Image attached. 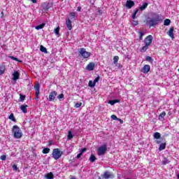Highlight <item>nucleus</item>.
Wrapping results in <instances>:
<instances>
[{
  "mask_svg": "<svg viewBox=\"0 0 179 179\" xmlns=\"http://www.w3.org/2000/svg\"><path fill=\"white\" fill-rule=\"evenodd\" d=\"M146 24L149 26V27H155L156 24H159L160 22H163V15H159L157 13L153 14L152 18H148L145 20Z\"/></svg>",
  "mask_w": 179,
  "mask_h": 179,
  "instance_id": "obj_1",
  "label": "nucleus"
},
{
  "mask_svg": "<svg viewBox=\"0 0 179 179\" xmlns=\"http://www.w3.org/2000/svg\"><path fill=\"white\" fill-rule=\"evenodd\" d=\"M12 132L15 139H20V138L23 136V134L22 133V129H20V127H18L17 125H14L13 127Z\"/></svg>",
  "mask_w": 179,
  "mask_h": 179,
  "instance_id": "obj_2",
  "label": "nucleus"
},
{
  "mask_svg": "<svg viewBox=\"0 0 179 179\" xmlns=\"http://www.w3.org/2000/svg\"><path fill=\"white\" fill-rule=\"evenodd\" d=\"M63 154H64V152L62 151L59 150V149L55 148V149H53L52 156L53 159H55V160H58V159H59V157H61V156H62Z\"/></svg>",
  "mask_w": 179,
  "mask_h": 179,
  "instance_id": "obj_3",
  "label": "nucleus"
},
{
  "mask_svg": "<svg viewBox=\"0 0 179 179\" xmlns=\"http://www.w3.org/2000/svg\"><path fill=\"white\" fill-rule=\"evenodd\" d=\"M79 55H80L83 58H89L90 55H92V53L86 51V49L85 48H82L79 50L78 52Z\"/></svg>",
  "mask_w": 179,
  "mask_h": 179,
  "instance_id": "obj_4",
  "label": "nucleus"
},
{
  "mask_svg": "<svg viewBox=\"0 0 179 179\" xmlns=\"http://www.w3.org/2000/svg\"><path fill=\"white\" fill-rule=\"evenodd\" d=\"M106 152H107V145L104 144L98 148L97 155L98 156H103Z\"/></svg>",
  "mask_w": 179,
  "mask_h": 179,
  "instance_id": "obj_5",
  "label": "nucleus"
},
{
  "mask_svg": "<svg viewBox=\"0 0 179 179\" xmlns=\"http://www.w3.org/2000/svg\"><path fill=\"white\" fill-rule=\"evenodd\" d=\"M152 41H153V36H152V35H149L144 39V44H145V45H148L149 47V45L152 44Z\"/></svg>",
  "mask_w": 179,
  "mask_h": 179,
  "instance_id": "obj_6",
  "label": "nucleus"
},
{
  "mask_svg": "<svg viewBox=\"0 0 179 179\" xmlns=\"http://www.w3.org/2000/svg\"><path fill=\"white\" fill-rule=\"evenodd\" d=\"M58 94L55 91H52L49 94V101H54L55 100V97Z\"/></svg>",
  "mask_w": 179,
  "mask_h": 179,
  "instance_id": "obj_7",
  "label": "nucleus"
},
{
  "mask_svg": "<svg viewBox=\"0 0 179 179\" xmlns=\"http://www.w3.org/2000/svg\"><path fill=\"white\" fill-rule=\"evenodd\" d=\"M20 77V74L19 73V71H14L13 73V80L14 83H16Z\"/></svg>",
  "mask_w": 179,
  "mask_h": 179,
  "instance_id": "obj_8",
  "label": "nucleus"
},
{
  "mask_svg": "<svg viewBox=\"0 0 179 179\" xmlns=\"http://www.w3.org/2000/svg\"><path fill=\"white\" fill-rule=\"evenodd\" d=\"M103 178H114V176L113 175V173H110V171H106L103 175Z\"/></svg>",
  "mask_w": 179,
  "mask_h": 179,
  "instance_id": "obj_9",
  "label": "nucleus"
},
{
  "mask_svg": "<svg viewBox=\"0 0 179 179\" xmlns=\"http://www.w3.org/2000/svg\"><path fill=\"white\" fill-rule=\"evenodd\" d=\"M150 71V66L149 64H145L141 72H143V73H148Z\"/></svg>",
  "mask_w": 179,
  "mask_h": 179,
  "instance_id": "obj_10",
  "label": "nucleus"
},
{
  "mask_svg": "<svg viewBox=\"0 0 179 179\" xmlns=\"http://www.w3.org/2000/svg\"><path fill=\"white\" fill-rule=\"evenodd\" d=\"M66 26L69 30H72V21H71V19L67 18L66 20Z\"/></svg>",
  "mask_w": 179,
  "mask_h": 179,
  "instance_id": "obj_11",
  "label": "nucleus"
},
{
  "mask_svg": "<svg viewBox=\"0 0 179 179\" xmlns=\"http://www.w3.org/2000/svg\"><path fill=\"white\" fill-rule=\"evenodd\" d=\"M94 63L90 62L86 67L85 69L87 71H93L94 69Z\"/></svg>",
  "mask_w": 179,
  "mask_h": 179,
  "instance_id": "obj_12",
  "label": "nucleus"
},
{
  "mask_svg": "<svg viewBox=\"0 0 179 179\" xmlns=\"http://www.w3.org/2000/svg\"><path fill=\"white\" fill-rule=\"evenodd\" d=\"M135 5V3L131 0H129L126 2V7H127L128 9H131L132 6Z\"/></svg>",
  "mask_w": 179,
  "mask_h": 179,
  "instance_id": "obj_13",
  "label": "nucleus"
},
{
  "mask_svg": "<svg viewBox=\"0 0 179 179\" xmlns=\"http://www.w3.org/2000/svg\"><path fill=\"white\" fill-rule=\"evenodd\" d=\"M34 89H35V94L36 96H39L40 94V84H36L34 86Z\"/></svg>",
  "mask_w": 179,
  "mask_h": 179,
  "instance_id": "obj_14",
  "label": "nucleus"
},
{
  "mask_svg": "<svg viewBox=\"0 0 179 179\" xmlns=\"http://www.w3.org/2000/svg\"><path fill=\"white\" fill-rule=\"evenodd\" d=\"M69 16L71 20H76V19H78V15L75 12H71L69 13Z\"/></svg>",
  "mask_w": 179,
  "mask_h": 179,
  "instance_id": "obj_15",
  "label": "nucleus"
},
{
  "mask_svg": "<svg viewBox=\"0 0 179 179\" xmlns=\"http://www.w3.org/2000/svg\"><path fill=\"white\" fill-rule=\"evenodd\" d=\"M174 28L171 27L169 29V31L167 32L168 36H169V37H171V38H174Z\"/></svg>",
  "mask_w": 179,
  "mask_h": 179,
  "instance_id": "obj_16",
  "label": "nucleus"
},
{
  "mask_svg": "<svg viewBox=\"0 0 179 179\" xmlns=\"http://www.w3.org/2000/svg\"><path fill=\"white\" fill-rule=\"evenodd\" d=\"M86 150H87L86 148H82L80 151V153L77 155L76 159H80V157H82V156L83 155V153H85Z\"/></svg>",
  "mask_w": 179,
  "mask_h": 179,
  "instance_id": "obj_17",
  "label": "nucleus"
},
{
  "mask_svg": "<svg viewBox=\"0 0 179 179\" xmlns=\"http://www.w3.org/2000/svg\"><path fill=\"white\" fill-rule=\"evenodd\" d=\"M27 107H29V106H27V105H22L20 107V108L22 111V113H24V114H26V113H27Z\"/></svg>",
  "mask_w": 179,
  "mask_h": 179,
  "instance_id": "obj_18",
  "label": "nucleus"
},
{
  "mask_svg": "<svg viewBox=\"0 0 179 179\" xmlns=\"http://www.w3.org/2000/svg\"><path fill=\"white\" fill-rule=\"evenodd\" d=\"M166 117V112L163 111L162 113H161L158 117V120L159 121H163L164 120V117Z\"/></svg>",
  "mask_w": 179,
  "mask_h": 179,
  "instance_id": "obj_19",
  "label": "nucleus"
},
{
  "mask_svg": "<svg viewBox=\"0 0 179 179\" xmlns=\"http://www.w3.org/2000/svg\"><path fill=\"white\" fill-rule=\"evenodd\" d=\"M117 103H120V99L110 100L108 101V104H110V106H114Z\"/></svg>",
  "mask_w": 179,
  "mask_h": 179,
  "instance_id": "obj_20",
  "label": "nucleus"
},
{
  "mask_svg": "<svg viewBox=\"0 0 179 179\" xmlns=\"http://www.w3.org/2000/svg\"><path fill=\"white\" fill-rule=\"evenodd\" d=\"M149 6L148 3H143V5L139 7L140 10H145V9H146V8H148V6Z\"/></svg>",
  "mask_w": 179,
  "mask_h": 179,
  "instance_id": "obj_21",
  "label": "nucleus"
},
{
  "mask_svg": "<svg viewBox=\"0 0 179 179\" xmlns=\"http://www.w3.org/2000/svg\"><path fill=\"white\" fill-rule=\"evenodd\" d=\"M90 162H91V163H94V162H96V158L94 155H93V154H92L90 157L89 159Z\"/></svg>",
  "mask_w": 179,
  "mask_h": 179,
  "instance_id": "obj_22",
  "label": "nucleus"
},
{
  "mask_svg": "<svg viewBox=\"0 0 179 179\" xmlns=\"http://www.w3.org/2000/svg\"><path fill=\"white\" fill-rule=\"evenodd\" d=\"M166 149V143H161L159 145V150H164Z\"/></svg>",
  "mask_w": 179,
  "mask_h": 179,
  "instance_id": "obj_23",
  "label": "nucleus"
},
{
  "mask_svg": "<svg viewBox=\"0 0 179 179\" xmlns=\"http://www.w3.org/2000/svg\"><path fill=\"white\" fill-rule=\"evenodd\" d=\"M154 138L155 139H160V138H162V134H160L159 132H155L154 134Z\"/></svg>",
  "mask_w": 179,
  "mask_h": 179,
  "instance_id": "obj_24",
  "label": "nucleus"
},
{
  "mask_svg": "<svg viewBox=\"0 0 179 179\" xmlns=\"http://www.w3.org/2000/svg\"><path fill=\"white\" fill-rule=\"evenodd\" d=\"M170 23H171V20L170 19H166L164 22V26H170Z\"/></svg>",
  "mask_w": 179,
  "mask_h": 179,
  "instance_id": "obj_25",
  "label": "nucleus"
},
{
  "mask_svg": "<svg viewBox=\"0 0 179 179\" xmlns=\"http://www.w3.org/2000/svg\"><path fill=\"white\" fill-rule=\"evenodd\" d=\"M5 73V66L1 65L0 66V75H3Z\"/></svg>",
  "mask_w": 179,
  "mask_h": 179,
  "instance_id": "obj_26",
  "label": "nucleus"
},
{
  "mask_svg": "<svg viewBox=\"0 0 179 179\" xmlns=\"http://www.w3.org/2000/svg\"><path fill=\"white\" fill-rule=\"evenodd\" d=\"M118 59H120V57L118 56H115L113 57V64H115L116 66H118V64H117L118 62Z\"/></svg>",
  "mask_w": 179,
  "mask_h": 179,
  "instance_id": "obj_27",
  "label": "nucleus"
},
{
  "mask_svg": "<svg viewBox=\"0 0 179 179\" xmlns=\"http://www.w3.org/2000/svg\"><path fill=\"white\" fill-rule=\"evenodd\" d=\"M25 99H26V96L20 94V99H18V101L23 102V101H24Z\"/></svg>",
  "mask_w": 179,
  "mask_h": 179,
  "instance_id": "obj_28",
  "label": "nucleus"
},
{
  "mask_svg": "<svg viewBox=\"0 0 179 179\" xmlns=\"http://www.w3.org/2000/svg\"><path fill=\"white\" fill-rule=\"evenodd\" d=\"M44 26H45V24H41L40 25H38L35 27L36 30H41V29L44 28Z\"/></svg>",
  "mask_w": 179,
  "mask_h": 179,
  "instance_id": "obj_29",
  "label": "nucleus"
},
{
  "mask_svg": "<svg viewBox=\"0 0 179 179\" xmlns=\"http://www.w3.org/2000/svg\"><path fill=\"white\" fill-rule=\"evenodd\" d=\"M139 34V40L140 41L143 40V36H145V32L143 31H138Z\"/></svg>",
  "mask_w": 179,
  "mask_h": 179,
  "instance_id": "obj_30",
  "label": "nucleus"
},
{
  "mask_svg": "<svg viewBox=\"0 0 179 179\" xmlns=\"http://www.w3.org/2000/svg\"><path fill=\"white\" fill-rule=\"evenodd\" d=\"M9 120H11V121H13V122H16V118H15V116L13 115V113H11L9 116H8Z\"/></svg>",
  "mask_w": 179,
  "mask_h": 179,
  "instance_id": "obj_31",
  "label": "nucleus"
},
{
  "mask_svg": "<svg viewBox=\"0 0 179 179\" xmlns=\"http://www.w3.org/2000/svg\"><path fill=\"white\" fill-rule=\"evenodd\" d=\"M148 48H149V45L145 44V45L143 46L142 48L141 49V52H145V51H146V50H148Z\"/></svg>",
  "mask_w": 179,
  "mask_h": 179,
  "instance_id": "obj_32",
  "label": "nucleus"
},
{
  "mask_svg": "<svg viewBox=\"0 0 179 179\" xmlns=\"http://www.w3.org/2000/svg\"><path fill=\"white\" fill-rule=\"evenodd\" d=\"M145 60H147L148 62H150V64H153V59L152 58V57L150 56H147L145 57Z\"/></svg>",
  "mask_w": 179,
  "mask_h": 179,
  "instance_id": "obj_33",
  "label": "nucleus"
},
{
  "mask_svg": "<svg viewBox=\"0 0 179 179\" xmlns=\"http://www.w3.org/2000/svg\"><path fill=\"white\" fill-rule=\"evenodd\" d=\"M73 138V135L72 134V131H69L68 135H67V139L71 140Z\"/></svg>",
  "mask_w": 179,
  "mask_h": 179,
  "instance_id": "obj_34",
  "label": "nucleus"
},
{
  "mask_svg": "<svg viewBox=\"0 0 179 179\" xmlns=\"http://www.w3.org/2000/svg\"><path fill=\"white\" fill-rule=\"evenodd\" d=\"M46 178L47 179H53L54 175L52 174V173L50 172L46 175Z\"/></svg>",
  "mask_w": 179,
  "mask_h": 179,
  "instance_id": "obj_35",
  "label": "nucleus"
},
{
  "mask_svg": "<svg viewBox=\"0 0 179 179\" xmlns=\"http://www.w3.org/2000/svg\"><path fill=\"white\" fill-rule=\"evenodd\" d=\"M42 153H43V155H47V153H50V148H45L43 150Z\"/></svg>",
  "mask_w": 179,
  "mask_h": 179,
  "instance_id": "obj_36",
  "label": "nucleus"
},
{
  "mask_svg": "<svg viewBox=\"0 0 179 179\" xmlns=\"http://www.w3.org/2000/svg\"><path fill=\"white\" fill-rule=\"evenodd\" d=\"M169 163H170V161H169L167 158L164 157V159L162 160V164L166 165L169 164Z\"/></svg>",
  "mask_w": 179,
  "mask_h": 179,
  "instance_id": "obj_37",
  "label": "nucleus"
},
{
  "mask_svg": "<svg viewBox=\"0 0 179 179\" xmlns=\"http://www.w3.org/2000/svg\"><path fill=\"white\" fill-rule=\"evenodd\" d=\"M40 50L41 51V52H45V54H47V48L41 45Z\"/></svg>",
  "mask_w": 179,
  "mask_h": 179,
  "instance_id": "obj_38",
  "label": "nucleus"
},
{
  "mask_svg": "<svg viewBox=\"0 0 179 179\" xmlns=\"http://www.w3.org/2000/svg\"><path fill=\"white\" fill-rule=\"evenodd\" d=\"M88 86L89 87H94V86H96V84L93 81L90 80L88 83Z\"/></svg>",
  "mask_w": 179,
  "mask_h": 179,
  "instance_id": "obj_39",
  "label": "nucleus"
},
{
  "mask_svg": "<svg viewBox=\"0 0 179 179\" xmlns=\"http://www.w3.org/2000/svg\"><path fill=\"white\" fill-rule=\"evenodd\" d=\"M138 12H139V10H136L134 11V13H133V15L131 16L132 19H135L136 17V15H138Z\"/></svg>",
  "mask_w": 179,
  "mask_h": 179,
  "instance_id": "obj_40",
  "label": "nucleus"
},
{
  "mask_svg": "<svg viewBox=\"0 0 179 179\" xmlns=\"http://www.w3.org/2000/svg\"><path fill=\"white\" fill-rule=\"evenodd\" d=\"M12 167H13V170L14 171H19V168L17 167V165H13L12 166Z\"/></svg>",
  "mask_w": 179,
  "mask_h": 179,
  "instance_id": "obj_41",
  "label": "nucleus"
},
{
  "mask_svg": "<svg viewBox=\"0 0 179 179\" xmlns=\"http://www.w3.org/2000/svg\"><path fill=\"white\" fill-rule=\"evenodd\" d=\"M55 33L57 36H59V27H57L55 29Z\"/></svg>",
  "mask_w": 179,
  "mask_h": 179,
  "instance_id": "obj_42",
  "label": "nucleus"
},
{
  "mask_svg": "<svg viewBox=\"0 0 179 179\" xmlns=\"http://www.w3.org/2000/svg\"><path fill=\"white\" fill-rule=\"evenodd\" d=\"M110 118H112V120H114L115 121L118 120V117H117V116L115 115H112L110 116Z\"/></svg>",
  "mask_w": 179,
  "mask_h": 179,
  "instance_id": "obj_43",
  "label": "nucleus"
},
{
  "mask_svg": "<svg viewBox=\"0 0 179 179\" xmlns=\"http://www.w3.org/2000/svg\"><path fill=\"white\" fill-rule=\"evenodd\" d=\"M82 106V103L79 102L75 104L76 108H79V107Z\"/></svg>",
  "mask_w": 179,
  "mask_h": 179,
  "instance_id": "obj_44",
  "label": "nucleus"
},
{
  "mask_svg": "<svg viewBox=\"0 0 179 179\" xmlns=\"http://www.w3.org/2000/svg\"><path fill=\"white\" fill-rule=\"evenodd\" d=\"M99 80H100V76L96 77V78L94 80V83L96 85V83H97V82H99Z\"/></svg>",
  "mask_w": 179,
  "mask_h": 179,
  "instance_id": "obj_45",
  "label": "nucleus"
},
{
  "mask_svg": "<svg viewBox=\"0 0 179 179\" xmlns=\"http://www.w3.org/2000/svg\"><path fill=\"white\" fill-rule=\"evenodd\" d=\"M1 160H2L3 162H4L5 160H6V155H1L0 157Z\"/></svg>",
  "mask_w": 179,
  "mask_h": 179,
  "instance_id": "obj_46",
  "label": "nucleus"
},
{
  "mask_svg": "<svg viewBox=\"0 0 179 179\" xmlns=\"http://www.w3.org/2000/svg\"><path fill=\"white\" fill-rule=\"evenodd\" d=\"M57 99L61 100V99H64V94H60L57 96Z\"/></svg>",
  "mask_w": 179,
  "mask_h": 179,
  "instance_id": "obj_47",
  "label": "nucleus"
},
{
  "mask_svg": "<svg viewBox=\"0 0 179 179\" xmlns=\"http://www.w3.org/2000/svg\"><path fill=\"white\" fill-rule=\"evenodd\" d=\"M132 24H134V26H138V21L133 20Z\"/></svg>",
  "mask_w": 179,
  "mask_h": 179,
  "instance_id": "obj_48",
  "label": "nucleus"
},
{
  "mask_svg": "<svg viewBox=\"0 0 179 179\" xmlns=\"http://www.w3.org/2000/svg\"><path fill=\"white\" fill-rule=\"evenodd\" d=\"M10 59H13V61H17V58H16L13 56H10Z\"/></svg>",
  "mask_w": 179,
  "mask_h": 179,
  "instance_id": "obj_49",
  "label": "nucleus"
},
{
  "mask_svg": "<svg viewBox=\"0 0 179 179\" xmlns=\"http://www.w3.org/2000/svg\"><path fill=\"white\" fill-rule=\"evenodd\" d=\"M78 12H80V10H82V7L81 6H78L77 8Z\"/></svg>",
  "mask_w": 179,
  "mask_h": 179,
  "instance_id": "obj_50",
  "label": "nucleus"
},
{
  "mask_svg": "<svg viewBox=\"0 0 179 179\" xmlns=\"http://www.w3.org/2000/svg\"><path fill=\"white\" fill-rule=\"evenodd\" d=\"M33 3H37V0H30Z\"/></svg>",
  "mask_w": 179,
  "mask_h": 179,
  "instance_id": "obj_51",
  "label": "nucleus"
},
{
  "mask_svg": "<svg viewBox=\"0 0 179 179\" xmlns=\"http://www.w3.org/2000/svg\"><path fill=\"white\" fill-rule=\"evenodd\" d=\"M156 143H157L158 145H160V143H162V141L157 140Z\"/></svg>",
  "mask_w": 179,
  "mask_h": 179,
  "instance_id": "obj_52",
  "label": "nucleus"
},
{
  "mask_svg": "<svg viewBox=\"0 0 179 179\" xmlns=\"http://www.w3.org/2000/svg\"><path fill=\"white\" fill-rule=\"evenodd\" d=\"M35 99H36V100H38V96H36V95Z\"/></svg>",
  "mask_w": 179,
  "mask_h": 179,
  "instance_id": "obj_53",
  "label": "nucleus"
},
{
  "mask_svg": "<svg viewBox=\"0 0 179 179\" xmlns=\"http://www.w3.org/2000/svg\"><path fill=\"white\" fill-rule=\"evenodd\" d=\"M71 179H76V178H75L74 177H73V178H71Z\"/></svg>",
  "mask_w": 179,
  "mask_h": 179,
  "instance_id": "obj_54",
  "label": "nucleus"
},
{
  "mask_svg": "<svg viewBox=\"0 0 179 179\" xmlns=\"http://www.w3.org/2000/svg\"><path fill=\"white\" fill-rule=\"evenodd\" d=\"M50 145H51V141H50Z\"/></svg>",
  "mask_w": 179,
  "mask_h": 179,
  "instance_id": "obj_55",
  "label": "nucleus"
},
{
  "mask_svg": "<svg viewBox=\"0 0 179 179\" xmlns=\"http://www.w3.org/2000/svg\"><path fill=\"white\" fill-rule=\"evenodd\" d=\"M0 41H1V36H0Z\"/></svg>",
  "mask_w": 179,
  "mask_h": 179,
  "instance_id": "obj_56",
  "label": "nucleus"
}]
</instances>
